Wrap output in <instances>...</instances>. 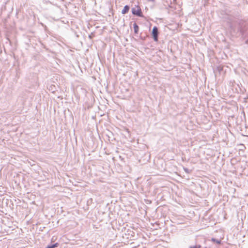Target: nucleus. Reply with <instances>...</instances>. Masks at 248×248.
Wrapping results in <instances>:
<instances>
[{
  "label": "nucleus",
  "instance_id": "nucleus-10",
  "mask_svg": "<svg viewBox=\"0 0 248 248\" xmlns=\"http://www.w3.org/2000/svg\"><path fill=\"white\" fill-rule=\"evenodd\" d=\"M183 170L185 171V172L187 174H189L191 172V170H189L188 168L186 167H183Z\"/></svg>",
  "mask_w": 248,
  "mask_h": 248
},
{
  "label": "nucleus",
  "instance_id": "nucleus-11",
  "mask_svg": "<svg viewBox=\"0 0 248 248\" xmlns=\"http://www.w3.org/2000/svg\"><path fill=\"white\" fill-rule=\"evenodd\" d=\"M189 248H202V246L200 245H195L189 246Z\"/></svg>",
  "mask_w": 248,
  "mask_h": 248
},
{
  "label": "nucleus",
  "instance_id": "nucleus-14",
  "mask_svg": "<svg viewBox=\"0 0 248 248\" xmlns=\"http://www.w3.org/2000/svg\"><path fill=\"white\" fill-rule=\"evenodd\" d=\"M246 213H245V218H246Z\"/></svg>",
  "mask_w": 248,
  "mask_h": 248
},
{
  "label": "nucleus",
  "instance_id": "nucleus-8",
  "mask_svg": "<svg viewBox=\"0 0 248 248\" xmlns=\"http://www.w3.org/2000/svg\"><path fill=\"white\" fill-rule=\"evenodd\" d=\"M211 241L213 242H215L217 244H221V241L220 239H218L215 238H212Z\"/></svg>",
  "mask_w": 248,
  "mask_h": 248
},
{
  "label": "nucleus",
  "instance_id": "nucleus-9",
  "mask_svg": "<svg viewBox=\"0 0 248 248\" xmlns=\"http://www.w3.org/2000/svg\"><path fill=\"white\" fill-rule=\"evenodd\" d=\"M216 70L218 72L219 74L221 73V72L223 71V68L221 65H218L216 67Z\"/></svg>",
  "mask_w": 248,
  "mask_h": 248
},
{
  "label": "nucleus",
  "instance_id": "nucleus-4",
  "mask_svg": "<svg viewBox=\"0 0 248 248\" xmlns=\"http://www.w3.org/2000/svg\"><path fill=\"white\" fill-rule=\"evenodd\" d=\"M151 34L154 41L155 42H157L158 41L159 31L158 28L156 26H154L153 28Z\"/></svg>",
  "mask_w": 248,
  "mask_h": 248
},
{
  "label": "nucleus",
  "instance_id": "nucleus-12",
  "mask_svg": "<svg viewBox=\"0 0 248 248\" xmlns=\"http://www.w3.org/2000/svg\"><path fill=\"white\" fill-rule=\"evenodd\" d=\"M140 39L142 40V41L144 42L146 39V36H142L141 35L139 36Z\"/></svg>",
  "mask_w": 248,
  "mask_h": 248
},
{
  "label": "nucleus",
  "instance_id": "nucleus-1",
  "mask_svg": "<svg viewBox=\"0 0 248 248\" xmlns=\"http://www.w3.org/2000/svg\"><path fill=\"white\" fill-rule=\"evenodd\" d=\"M238 31L243 38L246 39L245 43L248 45V23L243 20L239 21Z\"/></svg>",
  "mask_w": 248,
  "mask_h": 248
},
{
  "label": "nucleus",
  "instance_id": "nucleus-5",
  "mask_svg": "<svg viewBox=\"0 0 248 248\" xmlns=\"http://www.w3.org/2000/svg\"><path fill=\"white\" fill-rule=\"evenodd\" d=\"M130 6L128 5H125L123 10H122V14L123 15H125L128 13L129 10H130Z\"/></svg>",
  "mask_w": 248,
  "mask_h": 248
},
{
  "label": "nucleus",
  "instance_id": "nucleus-6",
  "mask_svg": "<svg viewBox=\"0 0 248 248\" xmlns=\"http://www.w3.org/2000/svg\"><path fill=\"white\" fill-rule=\"evenodd\" d=\"M133 26L134 33L135 34H138L139 32V26L136 22L134 23Z\"/></svg>",
  "mask_w": 248,
  "mask_h": 248
},
{
  "label": "nucleus",
  "instance_id": "nucleus-7",
  "mask_svg": "<svg viewBox=\"0 0 248 248\" xmlns=\"http://www.w3.org/2000/svg\"><path fill=\"white\" fill-rule=\"evenodd\" d=\"M59 246V244L58 243H55L54 244L50 243L48 244L45 248H55L58 247Z\"/></svg>",
  "mask_w": 248,
  "mask_h": 248
},
{
  "label": "nucleus",
  "instance_id": "nucleus-13",
  "mask_svg": "<svg viewBox=\"0 0 248 248\" xmlns=\"http://www.w3.org/2000/svg\"><path fill=\"white\" fill-rule=\"evenodd\" d=\"M148 1L150 2H154L155 0H148Z\"/></svg>",
  "mask_w": 248,
  "mask_h": 248
},
{
  "label": "nucleus",
  "instance_id": "nucleus-3",
  "mask_svg": "<svg viewBox=\"0 0 248 248\" xmlns=\"http://www.w3.org/2000/svg\"><path fill=\"white\" fill-rule=\"evenodd\" d=\"M136 7H133L131 9V13L133 15L135 16H137L140 17H144V16L142 14L141 9L139 5H136Z\"/></svg>",
  "mask_w": 248,
  "mask_h": 248
},
{
  "label": "nucleus",
  "instance_id": "nucleus-2",
  "mask_svg": "<svg viewBox=\"0 0 248 248\" xmlns=\"http://www.w3.org/2000/svg\"><path fill=\"white\" fill-rule=\"evenodd\" d=\"M227 25L231 31H234L235 30L236 19L232 16L228 15L225 17Z\"/></svg>",
  "mask_w": 248,
  "mask_h": 248
}]
</instances>
